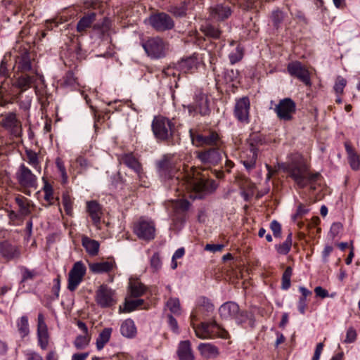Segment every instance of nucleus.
<instances>
[{
    "mask_svg": "<svg viewBox=\"0 0 360 360\" xmlns=\"http://www.w3.org/2000/svg\"><path fill=\"white\" fill-rule=\"evenodd\" d=\"M62 203L65 213L71 216L73 211V202L68 193H64L62 196Z\"/></svg>",
    "mask_w": 360,
    "mask_h": 360,
    "instance_id": "nucleus-51",
    "label": "nucleus"
},
{
    "mask_svg": "<svg viewBox=\"0 0 360 360\" xmlns=\"http://www.w3.org/2000/svg\"><path fill=\"white\" fill-rule=\"evenodd\" d=\"M63 85L71 89L78 85L77 79L72 71H68L63 77Z\"/></svg>",
    "mask_w": 360,
    "mask_h": 360,
    "instance_id": "nucleus-53",
    "label": "nucleus"
},
{
    "mask_svg": "<svg viewBox=\"0 0 360 360\" xmlns=\"http://www.w3.org/2000/svg\"><path fill=\"white\" fill-rule=\"evenodd\" d=\"M150 268L153 272L158 271L162 268V260L158 252H155L150 259Z\"/></svg>",
    "mask_w": 360,
    "mask_h": 360,
    "instance_id": "nucleus-55",
    "label": "nucleus"
},
{
    "mask_svg": "<svg viewBox=\"0 0 360 360\" xmlns=\"http://www.w3.org/2000/svg\"><path fill=\"white\" fill-rule=\"evenodd\" d=\"M248 143L250 148L259 151L258 146L265 143V139L262 134L252 133L250 135Z\"/></svg>",
    "mask_w": 360,
    "mask_h": 360,
    "instance_id": "nucleus-40",
    "label": "nucleus"
},
{
    "mask_svg": "<svg viewBox=\"0 0 360 360\" xmlns=\"http://www.w3.org/2000/svg\"><path fill=\"white\" fill-rule=\"evenodd\" d=\"M11 66V64H8L7 56H5L0 64V82L3 81L4 79H13V77H10L9 75V68Z\"/></svg>",
    "mask_w": 360,
    "mask_h": 360,
    "instance_id": "nucleus-47",
    "label": "nucleus"
},
{
    "mask_svg": "<svg viewBox=\"0 0 360 360\" xmlns=\"http://www.w3.org/2000/svg\"><path fill=\"white\" fill-rule=\"evenodd\" d=\"M38 343L40 347L42 349H46L48 347L49 344V333L48 332H42V333H37Z\"/></svg>",
    "mask_w": 360,
    "mask_h": 360,
    "instance_id": "nucleus-58",
    "label": "nucleus"
},
{
    "mask_svg": "<svg viewBox=\"0 0 360 360\" xmlns=\"http://www.w3.org/2000/svg\"><path fill=\"white\" fill-rule=\"evenodd\" d=\"M167 307L172 314L175 315H179L181 314L180 302L178 298L172 297L169 299L167 302Z\"/></svg>",
    "mask_w": 360,
    "mask_h": 360,
    "instance_id": "nucleus-54",
    "label": "nucleus"
},
{
    "mask_svg": "<svg viewBox=\"0 0 360 360\" xmlns=\"http://www.w3.org/2000/svg\"><path fill=\"white\" fill-rule=\"evenodd\" d=\"M270 229L275 238H280L281 236V225L276 221L273 220L270 224Z\"/></svg>",
    "mask_w": 360,
    "mask_h": 360,
    "instance_id": "nucleus-63",
    "label": "nucleus"
},
{
    "mask_svg": "<svg viewBox=\"0 0 360 360\" xmlns=\"http://www.w3.org/2000/svg\"><path fill=\"white\" fill-rule=\"evenodd\" d=\"M15 201L18 207V212L23 217V218L31 214V200L19 195L15 197Z\"/></svg>",
    "mask_w": 360,
    "mask_h": 360,
    "instance_id": "nucleus-28",
    "label": "nucleus"
},
{
    "mask_svg": "<svg viewBox=\"0 0 360 360\" xmlns=\"http://www.w3.org/2000/svg\"><path fill=\"white\" fill-rule=\"evenodd\" d=\"M0 255L7 261L18 259L21 256L20 247L4 240L0 243Z\"/></svg>",
    "mask_w": 360,
    "mask_h": 360,
    "instance_id": "nucleus-19",
    "label": "nucleus"
},
{
    "mask_svg": "<svg viewBox=\"0 0 360 360\" xmlns=\"http://www.w3.org/2000/svg\"><path fill=\"white\" fill-rule=\"evenodd\" d=\"M16 326L18 331L21 338L27 336L30 333L28 318L27 316H22L17 320Z\"/></svg>",
    "mask_w": 360,
    "mask_h": 360,
    "instance_id": "nucleus-38",
    "label": "nucleus"
},
{
    "mask_svg": "<svg viewBox=\"0 0 360 360\" xmlns=\"http://www.w3.org/2000/svg\"><path fill=\"white\" fill-rule=\"evenodd\" d=\"M8 217L9 219V224L13 226L20 225L24 219L18 212L13 210L8 212Z\"/></svg>",
    "mask_w": 360,
    "mask_h": 360,
    "instance_id": "nucleus-56",
    "label": "nucleus"
},
{
    "mask_svg": "<svg viewBox=\"0 0 360 360\" xmlns=\"http://www.w3.org/2000/svg\"><path fill=\"white\" fill-rule=\"evenodd\" d=\"M176 354L179 360H195V356L189 340L181 341L179 343Z\"/></svg>",
    "mask_w": 360,
    "mask_h": 360,
    "instance_id": "nucleus-20",
    "label": "nucleus"
},
{
    "mask_svg": "<svg viewBox=\"0 0 360 360\" xmlns=\"http://www.w3.org/2000/svg\"><path fill=\"white\" fill-rule=\"evenodd\" d=\"M240 309L238 304L234 302L224 303L219 309L220 316L224 319H233Z\"/></svg>",
    "mask_w": 360,
    "mask_h": 360,
    "instance_id": "nucleus-23",
    "label": "nucleus"
},
{
    "mask_svg": "<svg viewBox=\"0 0 360 360\" xmlns=\"http://www.w3.org/2000/svg\"><path fill=\"white\" fill-rule=\"evenodd\" d=\"M285 17V13L280 9L274 10L270 16L274 27L278 30L281 27Z\"/></svg>",
    "mask_w": 360,
    "mask_h": 360,
    "instance_id": "nucleus-41",
    "label": "nucleus"
},
{
    "mask_svg": "<svg viewBox=\"0 0 360 360\" xmlns=\"http://www.w3.org/2000/svg\"><path fill=\"white\" fill-rule=\"evenodd\" d=\"M189 136L193 145L196 147H221L223 143L220 135L212 129L200 132L191 129Z\"/></svg>",
    "mask_w": 360,
    "mask_h": 360,
    "instance_id": "nucleus-6",
    "label": "nucleus"
},
{
    "mask_svg": "<svg viewBox=\"0 0 360 360\" xmlns=\"http://www.w3.org/2000/svg\"><path fill=\"white\" fill-rule=\"evenodd\" d=\"M141 46L147 56L152 59L165 58L168 51V44L159 37H150L143 41Z\"/></svg>",
    "mask_w": 360,
    "mask_h": 360,
    "instance_id": "nucleus-7",
    "label": "nucleus"
},
{
    "mask_svg": "<svg viewBox=\"0 0 360 360\" xmlns=\"http://www.w3.org/2000/svg\"><path fill=\"white\" fill-rule=\"evenodd\" d=\"M289 176L294 180L299 188L309 186L311 190L316 189L322 176L319 172L311 173L305 164H295L288 170Z\"/></svg>",
    "mask_w": 360,
    "mask_h": 360,
    "instance_id": "nucleus-5",
    "label": "nucleus"
},
{
    "mask_svg": "<svg viewBox=\"0 0 360 360\" xmlns=\"http://www.w3.org/2000/svg\"><path fill=\"white\" fill-rule=\"evenodd\" d=\"M115 266L116 264L113 259L89 264V270L94 274L109 273L112 271Z\"/></svg>",
    "mask_w": 360,
    "mask_h": 360,
    "instance_id": "nucleus-22",
    "label": "nucleus"
},
{
    "mask_svg": "<svg viewBox=\"0 0 360 360\" xmlns=\"http://www.w3.org/2000/svg\"><path fill=\"white\" fill-rule=\"evenodd\" d=\"M25 153L28 159V163L40 172L41 166L37 153L32 150H26Z\"/></svg>",
    "mask_w": 360,
    "mask_h": 360,
    "instance_id": "nucleus-49",
    "label": "nucleus"
},
{
    "mask_svg": "<svg viewBox=\"0 0 360 360\" xmlns=\"http://www.w3.org/2000/svg\"><path fill=\"white\" fill-rule=\"evenodd\" d=\"M82 245L90 256L98 255L100 248L98 241L91 239L86 236L82 237Z\"/></svg>",
    "mask_w": 360,
    "mask_h": 360,
    "instance_id": "nucleus-30",
    "label": "nucleus"
},
{
    "mask_svg": "<svg viewBox=\"0 0 360 360\" xmlns=\"http://www.w3.org/2000/svg\"><path fill=\"white\" fill-rule=\"evenodd\" d=\"M200 30L206 37L213 39H219L221 34V31L217 27L211 24L202 25Z\"/></svg>",
    "mask_w": 360,
    "mask_h": 360,
    "instance_id": "nucleus-36",
    "label": "nucleus"
},
{
    "mask_svg": "<svg viewBox=\"0 0 360 360\" xmlns=\"http://www.w3.org/2000/svg\"><path fill=\"white\" fill-rule=\"evenodd\" d=\"M186 220V214L175 211L172 217L173 224L175 229H181Z\"/></svg>",
    "mask_w": 360,
    "mask_h": 360,
    "instance_id": "nucleus-46",
    "label": "nucleus"
},
{
    "mask_svg": "<svg viewBox=\"0 0 360 360\" xmlns=\"http://www.w3.org/2000/svg\"><path fill=\"white\" fill-rule=\"evenodd\" d=\"M198 58L192 56L186 58H182L176 65V68L183 73L193 72L198 67Z\"/></svg>",
    "mask_w": 360,
    "mask_h": 360,
    "instance_id": "nucleus-21",
    "label": "nucleus"
},
{
    "mask_svg": "<svg viewBox=\"0 0 360 360\" xmlns=\"http://www.w3.org/2000/svg\"><path fill=\"white\" fill-rule=\"evenodd\" d=\"M159 178L165 186L176 191H183L184 188L190 189L195 193V198H201L200 195L208 190L207 181L205 179L190 178L186 180L181 179L179 168L173 154L167 153L162 156L155 162Z\"/></svg>",
    "mask_w": 360,
    "mask_h": 360,
    "instance_id": "nucleus-2",
    "label": "nucleus"
},
{
    "mask_svg": "<svg viewBox=\"0 0 360 360\" xmlns=\"http://www.w3.org/2000/svg\"><path fill=\"white\" fill-rule=\"evenodd\" d=\"M76 162L80 167V173L86 171L91 166V163L82 156L78 157Z\"/></svg>",
    "mask_w": 360,
    "mask_h": 360,
    "instance_id": "nucleus-62",
    "label": "nucleus"
},
{
    "mask_svg": "<svg viewBox=\"0 0 360 360\" xmlns=\"http://www.w3.org/2000/svg\"><path fill=\"white\" fill-rule=\"evenodd\" d=\"M190 115L201 116L209 115L211 109L210 108V99L207 94L202 92L201 90H197L193 96V101L187 106Z\"/></svg>",
    "mask_w": 360,
    "mask_h": 360,
    "instance_id": "nucleus-8",
    "label": "nucleus"
},
{
    "mask_svg": "<svg viewBox=\"0 0 360 360\" xmlns=\"http://www.w3.org/2000/svg\"><path fill=\"white\" fill-rule=\"evenodd\" d=\"M250 102L247 96L236 100L234 107V116L240 122L248 124L250 122Z\"/></svg>",
    "mask_w": 360,
    "mask_h": 360,
    "instance_id": "nucleus-17",
    "label": "nucleus"
},
{
    "mask_svg": "<svg viewBox=\"0 0 360 360\" xmlns=\"http://www.w3.org/2000/svg\"><path fill=\"white\" fill-rule=\"evenodd\" d=\"M12 70L13 79L0 82V106L7 107L9 104L17 103L20 109L28 111L32 94L27 93V91L30 88L37 91L39 86H44V77L39 72L37 63L27 50L14 56Z\"/></svg>",
    "mask_w": 360,
    "mask_h": 360,
    "instance_id": "nucleus-1",
    "label": "nucleus"
},
{
    "mask_svg": "<svg viewBox=\"0 0 360 360\" xmlns=\"http://www.w3.org/2000/svg\"><path fill=\"white\" fill-rule=\"evenodd\" d=\"M287 70L290 76L297 78L304 84H311L309 72L301 62L295 60L289 63Z\"/></svg>",
    "mask_w": 360,
    "mask_h": 360,
    "instance_id": "nucleus-15",
    "label": "nucleus"
},
{
    "mask_svg": "<svg viewBox=\"0 0 360 360\" xmlns=\"http://www.w3.org/2000/svg\"><path fill=\"white\" fill-rule=\"evenodd\" d=\"M221 153V147H209L197 151L196 157L205 165L215 166L222 159Z\"/></svg>",
    "mask_w": 360,
    "mask_h": 360,
    "instance_id": "nucleus-10",
    "label": "nucleus"
},
{
    "mask_svg": "<svg viewBox=\"0 0 360 360\" xmlns=\"http://www.w3.org/2000/svg\"><path fill=\"white\" fill-rule=\"evenodd\" d=\"M346 84V79L341 76H338L335 80V83L333 87L335 93L337 94H342Z\"/></svg>",
    "mask_w": 360,
    "mask_h": 360,
    "instance_id": "nucleus-59",
    "label": "nucleus"
},
{
    "mask_svg": "<svg viewBox=\"0 0 360 360\" xmlns=\"http://www.w3.org/2000/svg\"><path fill=\"white\" fill-rule=\"evenodd\" d=\"M86 268L82 261L75 262L68 274V289L75 291L83 280Z\"/></svg>",
    "mask_w": 360,
    "mask_h": 360,
    "instance_id": "nucleus-13",
    "label": "nucleus"
},
{
    "mask_svg": "<svg viewBox=\"0 0 360 360\" xmlns=\"http://www.w3.org/2000/svg\"><path fill=\"white\" fill-rule=\"evenodd\" d=\"M120 333L125 338H134L136 335V327L135 326L134 321L131 319H126L121 324Z\"/></svg>",
    "mask_w": 360,
    "mask_h": 360,
    "instance_id": "nucleus-34",
    "label": "nucleus"
},
{
    "mask_svg": "<svg viewBox=\"0 0 360 360\" xmlns=\"http://www.w3.org/2000/svg\"><path fill=\"white\" fill-rule=\"evenodd\" d=\"M292 275V268L287 266L281 278V289L287 290L290 288L291 276Z\"/></svg>",
    "mask_w": 360,
    "mask_h": 360,
    "instance_id": "nucleus-44",
    "label": "nucleus"
},
{
    "mask_svg": "<svg viewBox=\"0 0 360 360\" xmlns=\"http://www.w3.org/2000/svg\"><path fill=\"white\" fill-rule=\"evenodd\" d=\"M44 181V185L43 186V191L44 192V200L49 202V205L54 204V201H58V198H54L53 196V189L52 186L44 179H43Z\"/></svg>",
    "mask_w": 360,
    "mask_h": 360,
    "instance_id": "nucleus-43",
    "label": "nucleus"
},
{
    "mask_svg": "<svg viewBox=\"0 0 360 360\" xmlns=\"http://www.w3.org/2000/svg\"><path fill=\"white\" fill-rule=\"evenodd\" d=\"M214 311V306L210 299L202 296L197 300L196 307L191 314V319L192 328L198 338L202 340L217 338H229L228 331L218 324L214 319L202 321L199 324L194 323V321L200 319L205 320L211 316Z\"/></svg>",
    "mask_w": 360,
    "mask_h": 360,
    "instance_id": "nucleus-3",
    "label": "nucleus"
},
{
    "mask_svg": "<svg viewBox=\"0 0 360 360\" xmlns=\"http://www.w3.org/2000/svg\"><path fill=\"white\" fill-rule=\"evenodd\" d=\"M169 11L176 17H183L186 14L187 4L183 1L179 6H172Z\"/></svg>",
    "mask_w": 360,
    "mask_h": 360,
    "instance_id": "nucleus-50",
    "label": "nucleus"
},
{
    "mask_svg": "<svg viewBox=\"0 0 360 360\" xmlns=\"http://www.w3.org/2000/svg\"><path fill=\"white\" fill-rule=\"evenodd\" d=\"M133 231L139 239L150 241L155 237V225L152 220L141 217L134 224Z\"/></svg>",
    "mask_w": 360,
    "mask_h": 360,
    "instance_id": "nucleus-9",
    "label": "nucleus"
},
{
    "mask_svg": "<svg viewBox=\"0 0 360 360\" xmlns=\"http://www.w3.org/2000/svg\"><path fill=\"white\" fill-rule=\"evenodd\" d=\"M345 150L348 155V161L350 167L354 170H357L360 165V156L356 153L349 142L345 143Z\"/></svg>",
    "mask_w": 360,
    "mask_h": 360,
    "instance_id": "nucleus-32",
    "label": "nucleus"
},
{
    "mask_svg": "<svg viewBox=\"0 0 360 360\" xmlns=\"http://www.w3.org/2000/svg\"><path fill=\"white\" fill-rule=\"evenodd\" d=\"M198 349L205 359L216 358L219 354V349L211 343H200Z\"/></svg>",
    "mask_w": 360,
    "mask_h": 360,
    "instance_id": "nucleus-29",
    "label": "nucleus"
},
{
    "mask_svg": "<svg viewBox=\"0 0 360 360\" xmlns=\"http://www.w3.org/2000/svg\"><path fill=\"white\" fill-rule=\"evenodd\" d=\"M258 156V151L255 149H251L249 148L248 150L243 152V155H241L240 162L243 163L244 167L248 171H250L254 169L256 166V161Z\"/></svg>",
    "mask_w": 360,
    "mask_h": 360,
    "instance_id": "nucleus-24",
    "label": "nucleus"
},
{
    "mask_svg": "<svg viewBox=\"0 0 360 360\" xmlns=\"http://www.w3.org/2000/svg\"><path fill=\"white\" fill-rule=\"evenodd\" d=\"M128 289L131 297H141L147 290L146 286L139 279L130 280Z\"/></svg>",
    "mask_w": 360,
    "mask_h": 360,
    "instance_id": "nucleus-27",
    "label": "nucleus"
},
{
    "mask_svg": "<svg viewBox=\"0 0 360 360\" xmlns=\"http://www.w3.org/2000/svg\"><path fill=\"white\" fill-rule=\"evenodd\" d=\"M96 13L95 12H90L84 15L77 22V31L79 32H82L87 28L90 27L92 23L96 20Z\"/></svg>",
    "mask_w": 360,
    "mask_h": 360,
    "instance_id": "nucleus-35",
    "label": "nucleus"
},
{
    "mask_svg": "<svg viewBox=\"0 0 360 360\" xmlns=\"http://www.w3.org/2000/svg\"><path fill=\"white\" fill-rule=\"evenodd\" d=\"M191 206V203L187 200H181L178 202L175 211H178L180 213H185L188 210Z\"/></svg>",
    "mask_w": 360,
    "mask_h": 360,
    "instance_id": "nucleus-61",
    "label": "nucleus"
},
{
    "mask_svg": "<svg viewBox=\"0 0 360 360\" xmlns=\"http://www.w3.org/2000/svg\"><path fill=\"white\" fill-rule=\"evenodd\" d=\"M1 126L15 137L21 136V124L15 112H10L7 113L1 120Z\"/></svg>",
    "mask_w": 360,
    "mask_h": 360,
    "instance_id": "nucleus-18",
    "label": "nucleus"
},
{
    "mask_svg": "<svg viewBox=\"0 0 360 360\" xmlns=\"http://www.w3.org/2000/svg\"><path fill=\"white\" fill-rule=\"evenodd\" d=\"M96 301L102 308L113 306L116 300L114 298V291L106 285H101L96 292Z\"/></svg>",
    "mask_w": 360,
    "mask_h": 360,
    "instance_id": "nucleus-16",
    "label": "nucleus"
},
{
    "mask_svg": "<svg viewBox=\"0 0 360 360\" xmlns=\"http://www.w3.org/2000/svg\"><path fill=\"white\" fill-rule=\"evenodd\" d=\"M148 22L155 30L159 32L171 30L174 26L172 18L165 13L151 15L148 18Z\"/></svg>",
    "mask_w": 360,
    "mask_h": 360,
    "instance_id": "nucleus-14",
    "label": "nucleus"
},
{
    "mask_svg": "<svg viewBox=\"0 0 360 360\" xmlns=\"http://www.w3.org/2000/svg\"><path fill=\"white\" fill-rule=\"evenodd\" d=\"M274 110L279 120L290 121L296 112V104L290 98H285L279 101Z\"/></svg>",
    "mask_w": 360,
    "mask_h": 360,
    "instance_id": "nucleus-12",
    "label": "nucleus"
},
{
    "mask_svg": "<svg viewBox=\"0 0 360 360\" xmlns=\"http://www.w3.org/2000/svg\"><path fill=\"white\" fill-rule=\"evenodd\" d=\"M90 341V338L86 335H78L74 341V345L77 349L85 348Z\"/></svg>",
    "mask_w": 360,
    "mask_h": 360,
    "instance_id": "nucleus-57",
    "label": "nucleus"
},
{
    "mask_svg": "<svg viewBox=\"0 0 360 360\" xmlns=\"http://www.w3.org/2000/svg\"><path fill=\"white\" fill-rule=\"evenodd\" d=\"M112 331V329L111 328H105L99 333L96 342L98 350H101L105 344L109 342Z\"/></svg>",
    "mask_w": 360,
    "mask_h": 360,
    "instance_id": "nucleus-37",
    "label": "nucleus"
},
{
    "mask_svg": "<svg viewBox=\"0 0 360 360\" xmlns=\"http://www.w3.org/2000/svg\"><path fill=\"white\" fill-rule=\"evenodd\" d=\"M15 178L19 185L24 188H36L37 187V177L24 164H21L16 173Z\"/></svg>",
    "mask_w": 360,
    "mask_h": 360,
    "instance_id": "nucleus-11",
    "label": "nucleus"
},
{
    "mask_svg": "<svg viewBox=\"0 0 360 360\" xmlns=\"http://www.w3.org/2000/svg\"><path fill=\"white\" fill-rule=\"evenodd\" d=\"M233 319L238 325H243L248 323L251 328H253L255 326L253 314L245 310L239 309Z\"/></svg>",
    "mask_w": 360,
    "mask_h": 360,
    "instance_id": "nucleus-33",
    "label": "nucleus"
},
{
    "mask_svg": "<svg viewBox=\"0 0 360 360\" xmlns=\"http://www.w3.org/2000/svg\"><path fill=\"white\" fill-rule=\"evenodd\" d=\"M144 303L143 299L136 300H125L124 306L122 309L123 312H131L141 307Z\"/></svg>",
    "mask_w": 360,
    "mask_h": 360,
    "instance_id": "nucleus-42",
    "label": "nucleus"
},
{
    "mask_svg": "<svg viewBox=\"0 0 360 360\" xmlns=\"http://www.w3.org/2000/svg\"><path fill=\"white\" fill-rule=\"evenodd\" d=\"M20 270L22 274L21 282L33 280L36 276L39 275V272L36 269L30 270L25 266H21Z\"/></svg>",
    "mask_w": 360,
    "mask_h": 360,
    "instance_id": "nucleus-52",
    "label": "nucleus"
},
{
    "mask_svg": "<svg viewBox=\"0 0 360 360\" xmlns=\"http://www.w3.org/2000/svg\"><path fill=\"white\" fill-rule=\"evenodd\" d=\"M167 319L168 325L170 329L176 334L179 333V328L176 319L172 314H168Z\"/></svg>",
    "mask_w": 360,
    "mask_h": 360,
    "instance_id": "nucleus-64",
    "label": "nucleus"
},
{
    "mask_svg": "<svg viewBox=\"0 0 360 360\" xmlns=\"http://www.w3.org/2000/svg\"><path fill=\"white\" fill-rule=\"evenodd\" d=\"M154 137L158 143H165L167 146H174L176 143V131L172 120L163 116H155L151 124Z\"/></svg>",
    "mask_w": 360,
    "mask_h": 360,
    "instance_id": "nucleus-4",
    "label": "nucleus"
},
{
    "mask_svg": "<svg viewBox=\"0 0 360 360\" xmlns=\"http://www.w3.org/2000/svg\"><path fill=\"white\" fill-rule=\"evenodd\" d=\"M243 57V48L240 45H237L236 49L232 51L229 55V58L231 64H235L239 62Z\"/></svg>",
    "mask_w": 360,
    "mask_h": 360,
    "instance_id": "nucleus-48",
    "label": "nucleus"
},
{
    "mask_svg": "<svg viewBox=\"0 0 360 360\" xmlns=\"http://www.w3.org/2000/svg\"><path fill=\"white\" fill-rule=\"evenodd\" d=\"M110 27V21L108 18H103L101 22H97L93 25L94 30L98 31L101 35L105 34Z\"/></svg>",
    "mask_w": 360,
    "mask_h": 360,
    "instance_id": "nucleus-45",
    "label": "nucleus"
},
{
    "mask_svg": "<svg viewBox=\"0 0 360 360\" xmlns=\"http://www.w3.org/2000/svg\"><path fill=\"white\" fill-rule=\"evenodd\" d=\"M232 11L229 5L218 4L211 9V16L217 20H224L228 18Z\"/></svg>",
    "mask_w": 360,
    "mask_h": 360,
    "instance_id": "nucleus-26",
    "label": "nucleus"
},
{
    "mask_svg": "<svg viewBox=\"0 0 360 360\" xmlns=\"http://www.w3.org/2000/svg\"><path fill=\"white\" fill-rule=\"evenodd\" d=\"M292 244V233H290L283 243L275 245V249L278 254L286 255L290 251Z\"/></svg>",
    "mask_w": 360,
    "mask_h": 360,
    "instance_id": "nucleus-39",
    "label": "nucleus"
},
{
    "mask_svg": "<svg viewBox=\"0 0 360 360\" xmlns=\"http://www.w3.org/2000/svg\"><path fill=\"white\" fill-rule=\"evenodd\" d=\"M123 163L129 168L131 169L141 178L142 174V167L138 160L131 154H125L122 158Z\"/></svg>",
    "mask_w": 360,
    "mask_h": 360,
    "instance_id": "nucleus-31",
    "label": "nucleus"
},
{
    "mask_svg": "<svg viewBox=\"0 0 360 360\" xmlns=\"http://www.w3.org/2000/svg\"><path fill=\"white\" fill-rule=\"evenodd\" d=\"M48 332L47 325L45 319L41 313L38 314L37 317V333Z\"/></svg>",
    "mask_w": 360,
    "mask_h": 360,
    "instance_id": "nucleus-60",
    "label": "nucleus"
},
{
    "mask_svg": "<svg viewBox=\"0 0 360 360\" xmlns=\"http://www.w3.org/2000/svg\"><path fill=\"white\" fill-rule=\"evenodd\" d=\"M87 212L92 219L93 224L98 226L101 222V207L100 205L95 200L87 202L86 203Z\"/></svg>",
    "mask_w": 360,
    "mask_h": 360,
    "instance_id": "nucleus-25",
    "label": "nucleus"
}]
</instances>
